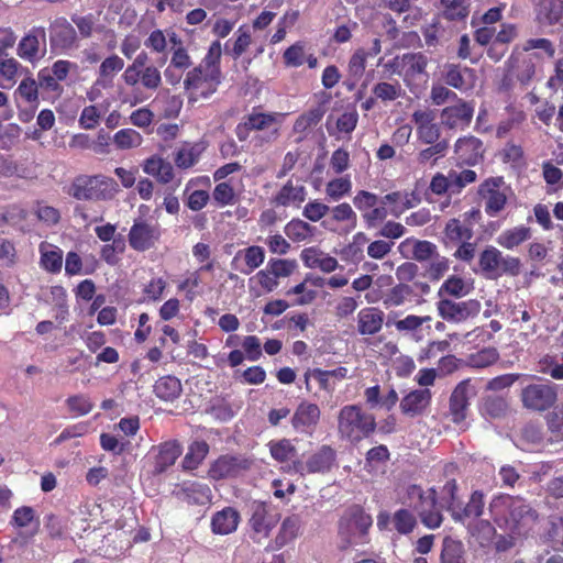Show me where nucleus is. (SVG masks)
Returning a JSON list of instances; mask_svg holds the SVG:
<instances>
[{
	"instance_id": "f257e3e1",
	"label": "nucleus",
	"mask_w": 563,
	"mask_h": 563,
	"mask_svg": "<svg viewBox=\"0 0 563 563\" xmlns=\"http://www.w3.org/2000/svg\"><path fill=\"white\" fill-rule=\"evenodd\" d=\"M221 57L222 46L216 40L209 45L201 62L186 73L183 86L190 101L208 99L217 92L223 78Z\"/></svg>"
},
{
	"instance_id": "f03ea898",
	"label": "nucleus",
	"mask_w": 563,
	"mask_h": 563,
	"mask_svg": "<svg viewBox=\"0 0 563 563\" xmlns=\"http://www.w3.org/2000/svg\"><path fill=\"white\" fill-rule=\"evenodd\" d=\"M488 511L496 526L514 533L530 528L539 518L538 511L526 499L508 494L495 495L488 504Z\"/></svg>"
},
{
	"instance_id": "7ed1b4c3",
	"label": "nucleus",
	"mask_w": 563,
	"mask_h": 563,
	"mask_svg": "<svg viewBox=\"0 0 563 563\" xmlns=\"http://www.w3.org/2000/svg\"><path fill=\"white\" fill-rule=\"evenodd\" d=\"M400 503L417 512L421 523L428 529H438L443 522V515L438 503L434 487L424 489L418 484L404 486L399 495Z\"/></svg>"
},
{
	"instance_id": "20e7f679",
	"label": "nucleus",
	"mask_w": 563,
	"mask_h": 563,
	"mask_svg": "<svg viewBox=\"0 0 563 563\" xmlns=\"http://www.w3.org/2000/svg\"><path fill=\"white\" fill-rule=\"evenodd\" d=\"M375 416L360 405H345L338 415V434L352 444L368 439L376 430Z\"/></svg>"
},
{
	"instance_id": "39448f33",
	"label": "nucleus",
	"mask_w": 563,
	"mask_h": 563,
	"mask_svg": "<svg viewBox=\"0 0 563 563\" xmlns=\"http://www.w3.org/2000/svg\"><path fill=\"white\" fill-rule=\"evenodd\" d=\"M118 183L102 174L78 175L70 183L67 194L76 200L109 201L119 194Z\"/></svg>"
},
{
	"instance_id": "423d86ee",
	"label": "nucleus",
	"mask_w": 563,
	"mask_h": 563,
	"mask_svg": "<svg viewBox=\"0 0 563 563\" xmlns=\"http://www.w3.org/2000/svg\"><path fill=\"white\" fill-rule=\"evenodd\" d=\"M372 525V516L361 506L353 505L347 508L339 521L340 549L347 550L353 545L367 543Z\"/></svg>"
},
{
	"instance_id": "0eeeda50",
	"label": "nucleus",
	"mask_w": 563,
	"mask_h": 563,
	"mask_svg": "<svg viewBox=\"0 0 563 563\" xmlns=\"http://www.w3.org/2000/svg\"><path fill=\"white\" fill-rule=\"evenodd\" d=\"M481 274L487 279H497L504 275L518 276L521 271V262L515 256H504L495 246H486L478 256Z\"/></svg>"
},
{
	"instance_id": "6e6552de",
	"label": "nucleus",
	"mask_w": 563,
	"mask_h": 563,
	"mask_svg": "<svg viewBox=\"0 0 563 563\" xmlns=\"http://www.w3.org/2000/svg\"><path fill=\"white\" fill-rule=\"evenodd\" d=\"M249 526L253 533V540L261 542L268 538L272 530L280 520V512L272 504L261 500H253L249 505Z\"/></svg>"
},
{
	"instance_id": "1a4fd4ad",
	"label": "nucleus",
	"mask_w": 563,
	"mask_h": 563,
	"mask_svg": "<svg viewBox=\"0 0 563 563\" xmlns=\"http://www.w3.org/2000/svg\"><path fill=\"white\" fill-rule=\"evenodd\" d=\"M511 188L506 185L503 176L488 177L477 188V195L484 200L485 213L488 217H496L506 208Z\"/></svg>"
},
{
	"instance_id": "9d476101",
	"label": "nucleus",
	"mask_w": 563,
	"mask_h": 563,
	"mask_svg": "<svg viewBox=\"0 0 563 563\" xmlns=\"http://www.w3.org/2000/svg\"><path fill=\"white\" fill-rule=\"evenodd\" d=\"M520 399L522 406L529 410L539 412L549 410L558 399L556 385L550 382L529 384L521 389Z\"/></svg>"
},
{
	"instance_id": "9b49d317",
	"label": "nucleus",
	"mask_w": 563,
	"mask_h": 563,
	"mask_svg": "<svg viewBox=\"0 0 563 563\" xmlns=\"http://www.w3.org/2000/svg\"><path fill=\"white\" fill-rule=\"evenodd\" d=\"M435 309L443 321L457 324L475 318L479 313L482 305L477 299H438Z\"/></svg>"
},
{
	"instance_id": "f8f14e48",
	"label": "nucleus",
	"mask_w": 563,
	"mask_h": 563,
	"mask_svg": "<svg viewBox=\"0 0 563 563\" xmlns=\"http://www.w3.org/2000/svg\"><path fill=\"white\" fill-rule=\"evenodd\" d=\"M162 229L157 222H152L143 218L134 220L128 234V241L136 252L148 251L159 242Z\"/></svg>"
},
{
	"instance_id": "ddd939ff",
	"label": "nucleus",
	"mask_w": 563,
	"mask_h": 563,
	"mask_svg": "<svg viewBox=\"0 0 563 563\" xmlns=\"http://www.w3.org/2000/svg\"><path fill=\"white\" fill-rule=\"evenodd\" d=\"M51 49L57 53H66L78 48L79 41L75 27L66 18L55 19L49 25Z\"/></svg>"
},
{
	"instance_id": "4468645a",
	"label": "nucleus",
	"mask_w": 563,
	"mask_h": 563,
	"mask_svg": "<svg viewBox=\"0 0 563 563\" xmlns=\"http://www.w3.org/2000/svg\"><path fill=\"white\" fill-rule=\"evenodd\" d=\"M252 465V461L236 455L224 454L219 456L208 471L210 478L221 481L240 476Z\"/></svg>"
},
{
	"instance_id": "2eb2a0df",
	"label": "nucleus",
	"mask_w": 563,
	"mask_h": 563,
	"mask_svg": "<svg viewBox=\"0 0 563 563\" xmlns=\"http://www.w3.org/2000/svg\"><path fill=\"white\" fill-rule=\"evenodd\" d=\"M411 120L416 125L417 137L421 143L433 144L440 142L441 130L435 123V113L431 109L416 110Z\"/></svg>"
},
{
	"instance_id": "dca6fc26",
	"label": "nucleus",
	"mask_w": 563,
	"mask_h": 563,
	"mask_svg": "<svg viewBox=\"0 0 563 563\" xmlns=\"http://www.w3.org/2000/svg\"><path fill=\"white\" fill-rule=\"evenodd\" d=\"M34 522V528L30 532H20L18 537L13 540L14 543L20 547H26L30 541L33 539L35 534L38 532L40 521L36 517L35 510L30 506H21L13 511L11 517V526L16 529H22L29 527Z\"/></svg>"
},
{
	"instance_id": "f3484780",
	"label": "nucleus",
	"mask_w": 563,
	"mask_h": 563,
	"mask_svg": "<svg viewBox=\"0 0 563 563\" xmlns=\"http://www.w3.org/2000/svg\"><path fill=\"white\" fill-rule=\"evenodd\" d=\"M454 152L460 164L475 166L483 161L485 150L478 137L467 135L457 139Z\"/></svg>"
},
{
	"instance_id": "a211bd4d",
	"label": "nucleus",
	"mask_w": 563,
	"mask_h": 563,
	"mask_svg": "<svg viewBox=\"0 0 563 563\" xmlns=\"http://www.w3.org/2000/svg\"><path fill=\"white\" fill-rule=\"evenodd\" d=\"M474 106L459 98L453 106L445 107L441 111L442 122L450 129L465 128L472 122Z\"/></svg>"
},
{
	"instance_id": "6ab92c4d",
	"label": "nucleus",
	"mask_w": 563,
	"mask_h": 563,
	"mask_svg": "<svg viewBox=\"0 0 563 563\" xmlns=\"http://www.w3.org/2000/svg\"><path fill=\"white\" fill-rule=\"evenodd\" d=\"M175 496L188 504L206 506L212 500V492L207 484L198 482H185L176 490Z\"/></svg>"
},
{
	"instance_id": "aec40b11",
	"label": "nucleus",
	"mask_w": 563,
	"mask_h": 563,
	"mask_svg": "<svg viewBox=\"0 0 563 563\" xmlns=\"http://www.w3.org/2000/svg\"><path fill=\"white\" fill-rule=\"evenodd\" d=\"M320 409L316 404L303 401L292 416V427L298 432L312 434L320 420Z\"/></svg>"
},
{
	"instance_id": "412c9836",
	"label": "nucleus",
	"mask_w": 563,
	"mask_h": 563,
	"mask_svg": "<svg viewBox=\"0 0 563 563\" xmlns=\"http://www.w3.org/2000/svg\"><path fill=\"white\" fill-rule=\"evenodd\" d=\"M156 451L153 465V474L159 475L175 464L183 449L178 441L170 440L153 448Z\"/></svg>"
},
{
	"instance_id": "4be33fe9",
	"label": "nucleus",
	"mask_w": 563,
	"mask_h": 563,
	"mask_svg": "<svg viewBox=\"0 0 563 563\" xmlns=\"http://www.w3.org/2000/svg\"><path fill=\"white\" fill-rule=\"evenodd\" d=\"M277 122L276 113H263L258 112L256 109L253 110L247 117L244 118V121L239 123L235 128V134L239 141H246L250 132L253 130L261 131L268 129L274 123Z\"/></svg>"
},
{
	"instance_id": "5701e85b",
	"label": "nucleus",
	"mask_w": 563,
	"mask_h": 563,
	"mask_svg": "<svg viewBox=\"0 0 563 563\" xmlns=\"http://www.w3.org/2000/svg\"><path fill=\"white\" fill-rule=\"evenodd\" d=\"M399 250L406 257H410L419 263L431 261L439 254L434 243L415 238L404 240L399 245Z\"/></svg>"
},
{
	"instance_id": "b1692460",
	"label": "nucleus",
	"mask_w": 563,
	"mask_h": 563,
	"mask_svg": "<svg viewBox=\"0 0 563 563\" xmlns=\"http://www.w3.org/2000/svg\"><path fill=\"white\" fill-rule=\"evenodd\" d=\"M475 78L474 69L462 67L457 64L445 65L443 73L444 82L460 91H466L473 87Z\"/></svg>"
},
{
	"instance_id": "393cba45",
	"label": "nucleus",
	"mask_w": 563,
	"mask_h": 563,
	"mask_svg": "<svg viewBox=\"0 0 563 563\" xmlns=\"http://www.w3.org/2000/svg\"><path fill=\"white\" fill-rule=\"evenodd\" d=\"M413 296L415 290L410 285L398 283L379 297L372 298L367 295L366 298L368 302L382 300V303L386 309H391L404 306L406 302L410 301Z\"/></svg>"
},
{
	"instance_id": "a878e982",
	"label": "nucleus",
	"mask_w": 563,
	"mask_h": 563,
	"mask_svg": "<svg viewBox=\"0 0 563 563\" xmlns=\"http://www.w3.org/2000/svg\"><path fill=\"white\" fill-rule=\"evenodd\" d=\"M536 21L540 25L553 26L563 20V0H539L534 5Z\"/></svg>"
},
{
	"instance_id": "bb28decb",
	"label": "nucleus",
	"mask_w": 563,
	"mask_h": 563,
	"mask_svg": "<svg viewBox=\"0 0 563 563\" xmlns=\"http://www.w3.org/2000/svg\"><path fill=\"white\" fill-rule=\"evenodd\" d=\"M46 43V32L43 26H35L22 37L18 45V55L26 60L33 62L40 57V44Z\"/></svg>"
},
{
	"instance_id": "cd10ccee",
	"label": "nucleus",
	"mask_w": 563,
	"mask_h": 563,
	"mask_svg": "<svg viewBox=\"0 0 563 563\" xmlns=\"http://www.w3.org/2000/svg\"><path fill=\"white\" fill-rule=\"evenodd\" d=\"M336 462V451L328 444L321 445L311 454L305 464V471L308 473H327Z\"/></svg>"
},
{
	"instance_id": "c85d7f7f",
	"label": "nucleus",
	"mask_w": 563,
	"mask_h": 563,
	"mask_svg": "<svg viewBox=\"0 0 563 563\" xmlns=\"http://www.w3.org/2000/svg\"><path fill=\"white\" fill-rule=\"evenodd\" d=\"M122 80L128 87L135 88L141 86L143 89L154 92L162 85V74L156 66L148 65L130 77H124Z\"/></svg>"
},
{
	"instance_id": "c756f323",
	"label": "nucleus",
	"mask_w": 563,
	"mask_h": 563,
	"mask_svg": "<svg viewBox=\"0 0 563 563\" xmlns=\"http://www.w3.org/2000/svg\"><path fill=\"white\" fill-rule=\"evenodd\" d=\"M468 387V380H463L456 385L451 394L449 409L454 423H461L466 418L470 406Z\"/></svg>"
},
{
	"instance_id": "7c9ffc66",
	"label": "nucleus",
	"mask_w": 563,
	"mask_h": 563,
	"mask_svg": "<svg viewBox=\"0 0 563 563\" xmlns=\"http://www.w3.org/2000/svg\"><path fill=\"white\" fill-rule=\"evenodd\" d=\"M429 389H416L407 394L400 401V410L409 417H417L423 413L431 402Z\"/></svg>"
},
{
	"instance_id": "2f4dec72",
	"label": "nucleus",
	"mask_w": 563,
	"mask_h": 563,
	"mask_svg": "<svg viewBox=\"0 0 563 563\" xmlns=\"http://www.w3.org/2000/svg\"><path fill=\"white\" fill-rule=\"evenodd\" d=\"M240 520V514L235 508L224 507L213 514L211 518V531L214 534H230L238 529Z\"/></svg>"
},
{
	"instance_id": "473e14b6",
	"label": "nucleus",
	"mask_w": 563,
	"mask_h": 563,
	"mask_svg": "<svg viewBox=\"0 0 563 563\" xmlns=\"http://www.w3.org/2000/svg\"><path fill=\"white\" fill-rule=\"evenodd\" d=\"M507 67L509 74L523 86L528 85L536 74V65L532 58L521 54H512L507 60Z\"/></svg>"
},
{
	"instance_id": "72a5a7b5",
	"label": "nucleus",
	"mask_w": 563,
	"mask_h": 563,
	"mask_svg": "<svg viewBox=\"0 0 563 563\" xmlns=\"http://www.w3.org/2000/svg\"><path fill=\"white\" fill-rule=\"evenodd\" d=\"M384 323V312L375 307H366L357 313V331L362 335L378 333Z\"/></svg>"
},
{
	"instance_id": "f704fd0d",
	"label": "nucleus",
	"mask_w": 563,
	"mask_h": 563,
	"mask_svg": "<svg viewBox=\"0 0 563 563\" xmlns=\"http://www.w3.org/2000/svg\"><path fill=\"white\" fill-rule=\"evenodd\" d=\"M300 258L309 268H319L324 273H331L336 269V258L322 252L317 247H307L301 251Z\"/></svg>"
},
{
	"instance_id": "c9c22d12",
	"label": "nucleus",
	"mask_w": 563,
	"mask_h": 563,
	"mask_svg": "<svg viewBox=\"0 0 563 563\" xmlns=\"http://www.w3.org/2000/svg\"><path fill=\"white\" fill-rule=\"evenodd\" d=\"M518 35L517 26L511 23H503L500 30L495 34V38L487 51L489 58L499 60L507 52V45Z\"/></svg>"
},
{
	"instance_id": "e433bc0d",
	"label": "nucleus",
	"mask_w": 563,
	"mask_h": 563,
	"mask_svg": "<svg viewBox=\"0 0 563 563\" xmlns=\"http://www.w3.org/2000/svg\"><path fill=\"white\" fill-rule=\"evenodd\" d=\"M485 509V495L482 490L475 489L471 493L468 500L457 507L455 522H464L471 519H479Z\"/></svg>"
},
{
	"instance_id": "4c0bfd02",
	"label": "nucleus",
	"mask_w": 563,
	"mask_h": 563,
	"mask_svg": "<svg viewBox=\"0 0 563 563\" xmlns=\"http://www.w3.org/2000/svg\"><path fill=\"white\" fill-rule=\"evenodd\" d=\"M473 287L459 275L449 276L439 287L438 299H461L472 291Z\"/></svg>"
},
{
	"instance_id": "58836bf2",
	"label": "nucleus",
	"mask_w": 563,
	"mask_h": 563,
	"mask_svg": "<svg viewBox=\"0 0 563 563\" xmlns=\"http://www.w3.org/2000/svg\"><path fill=\"white\" fill-rule=\"evenodd\" d=\"M532 236L530 227L520 224L510 229L504 230L496 239L499 246L506 250H514L520 246Z\"/></svg>"
},
{
	"instance_id": "ea45409f",
	"label": "nucleus",
	"mask_w": 563,
	"mask_h": 563,
	"mask_svg": "<svg viewBox=\"0 0 563 563\" xmlns=\"http://www.w3.org/2000/svg\"><path fill=\"white\" fill-rule=\"evenodd\" d=\"M142 168L145 174L155 177L161 184H168L174 178L172 164L157 155L146 158Z\"/></svg>"
},
{
	"instance_id": "a19ab883",
	"label": "nucleus",
	"mask_w": 563,
	"mask_h": 563,
	"mask_svg": "<svg viewBox=\"0 0 563 563\" xmlns=\"http://www.w3.org/2000/svg\"><path fill=\"white\" fill-rule=\"evenodd\" d=\"M40 251V265L41 267L51 273L58 274L63 267V251L53 244L42 242L38 246Z\"/></svg>"
},
{
	"instance_id": "79ce46f5",
	"label": "nucleus",
	"mask_w": 563,
	"mask_h": 563,
	"mask_svg": "<svg viewBox=\"0 0 563 563\" xmlns=\"http://www.w3.org/2000/svg\"><path fill=\"white\" fill-rule=\"evenodd\" d=\"M284 63L291 67H299L307 63L309 68H316L318 58L313 54L307 55L306 44L299 41L284 51Z\"/></svg>"
},
{
	"instance_id": "37998d69",
	"label": "nucleus",
	"mask_w": 563,
	"mask_h": 563,
	"mask_svg": "<svg viewBox=\"0 0 563 563\" xmlns=\"http://www.w3.org/2000/svg\"><path fill=\"white\" fill-rule=\"evenodd\" d=\"M154 394L164 401H174L183 391L180 380L174 375H165L159 377L154 386Z\"/></svg>"
},
{
	"instance_id": "c03bdc74",
	"label": "nucleus",
	"mask_w": 563,
	"mask_h": 563,
	"mask_svg": "<svg viewBox=\"0 0 563 563\" xmlns=\"http://www.w3.org/2000/svg\"><path fill=\"white\" fill-rule=\"evenodd\" d=\"M440 563H467L466 550L462 541L445 537L442 541Z\"/></svg>"
},
{
	"instance_id": "a18cd8bd",
	"label": "nucleus",
	"mask_w": 563,
	"mask_h": 563,
	"mask_svg": "<svg viewBox=\"0 0 563 563\" xmlns=\"http://www.w3.org/2000/svg\"><path fill=\"white\" fill-rule=\"evenodd\" d=\"M428 57L419 53H406L401 56V69L405 80L426 74Z\"/></svg>"
},
{
	"instance_id": "49530a36",
	"label": "nucleus",
	"mask_w": 563,
	"mask_h": 563,
	"mask_svg": "<svg viewBox=\"0 0 563 563\" xmlns=\"http://www.w3.org/2000/svg\"><path fill=\"white\" fill-rule=\"evenodd\" d=\"M241 257L245 262V267L238 268L242 274L249 275L258 268L265 258L264 249L257 245L249 246L244 250H240L234 258L233 264L236 263Z\"/></svg>"
},
{
	"instance_id": "de8ad7c7",
	"label": "nucleus",
	"mask_w": 563,
	"mask_h": 563,
	"mask_svg": "<svg viewBox=\"0 0 563 563\" xmlns=\"http://www.w3.org/2000/svg\"><path fill=\"white\" fill-rule=\"evenodd\" d=\"M255 277L266 292L273 291L278 286V280L282 277V260H271L267 267L260 271Z\"/></svg>"
},
{
	"instance_id": "09e8293b",
	"label": "nucleus",
	"mask_w": 563,
	"mask_h": 563,
	"mask_svg": "<svg viewBox=\"0 0 563 563\" xmlns=\"http://www.w3.org/2000/svg\"><path fill=\"white\" fill-rule=\"evenodd\" d=\"M123 67L124 60L120 56L115 54L108 56L99 66L96 85L106 87L108 84H111L114 76L121 71Z\"/></svg>"
},
{
	"instance_id": "8fccbe9b",
	"label": "nucleus",
	"mask_w": 563,
	"mask_h": 563,
	"mask_svg": "<svg viewBox=\"0 0 563 563\" xmlns=\"http://www.w3.org/2000/svg\"><path fill=\"white\" fill-rule=\"evenodd\" d=\"M499 360V353L496 347H483L467 355L464 361L465 366L474 369H482L492 366Z\"/></svg>"
},
{
	"instance_id": "3c124183",
	"label": "nucleus",
	"mask_w": 563,
	"mask_h": 563,
	"mask_svg": "<svg viewBox=\"0 0 563 563\" xmlns=\"http://www.w3.org/2000/svg\"><path fill=\"white\" fill-rule=\"evenodd\" d=\"M285 296L287 300H284V311L289 306L310 303L316 298L317 291L307 288V280H303L287 289Z\"/></svg>"
},
{
	"instance_id": "603ef678",
	"label": "nucleus",
	"mask_w": 563,
	"mask_h": 563,
	"mask_svg": "<svg viewBox=\"0 0 563 563\" xmlns=\"http://www.w3.org/2000/svg\"><path fill=\"white\" fill-rule=\"evenodd\" d=\"M442 494V501L445 507V509L450 512L452 519L454 520L457 515V507H461L463 504V500L461 496L459 495V485L456 479H450L448 481L441 490Z\"/></svg>"
},
{
	"instance_id": "864d4df0",
	"label": "nucleus",
	"mask_w": 563,
	"mask_h": 563,
	"mask_svg": "<svg viewBox=\"0 0 563 563\" xmlns=\"http://www.w3.org/2000/svg\"><path fill=\"white\" fill-rule=\"evenodd\" d=\"M202 151L203 147L198 143L186 144L176 152L174 162L178 168H190L198 163Z\"/></svg>"
},
{
	"instance_id": "5fc2aeb1",
	"label": "nucleus",
	"mask_w": 563,
	"mask_h": 563,
	"mask_svg": "<svg viewBox=\"0 0 563 563\" xmlns=\"http://www.w3.org/2000/svg\"><path fill=\"white\" fill-rule=\"evenodd\" d=\"M391 523L394 530L399 534H409L417 527V516L408 508H400L396 510L391 516Z\"/></svg>"
},
{
	"instance_id": "6e6d98bb",
	"label": "nucleus",
	"mask_w": 563,
	"mask_h": 563,
	"mask_svg": "<svg viewBox=\"0 0 563 563\" xmlns=\"http://www.w3.org/2000/svg\"><path fill=\"white\" fill-rule=\"evenodd\" d=\"M209 453V445L206 441H194L183 459L185 470H196Z\"/></svg>"
},
{
	"instance_id": "4d7b16f0",
	"label": "nucleus",
	"mask_w": 563,
	"mask_h": 563,
	"mask_svg": "<svg viewBox=\"0 0 563 563\" xmlns=\"http://www.w3.org/2000/svg\"><path fill=\"white\" fill-rule=\"evenodd\" d=\"M444 236L452 243L470 241L473 238V230L460 219H450L444 228Z\"/></svg>"
},
{
	"instance_id": "13d9d810",
	"label": "nucleus",
	"mask_w": 563,
	"mask_h": 563,
	"mask_svg": "<svg viewBox=\"0 0 563 563\" xmlns=\"http://www.w3.org/2000/svg\"><path fill=\"white\" fill-rule=\"evenodd\" d=\"M234 36H235V38L233 41L232 47L229 48V44L232 41V40H229L225 43V49H227V53L229 55H231V57L233 59H238L246 52V49L251 45L252 36H251L249 27H246L245 25H241L238 29V31L235 32Z\"/></svg>"
},
{
	"instance_id": "bf43d9fd",
	"label": "nucleus",
	"mask_w": 563,
	"mask_h": 563,
	"mask_svg": "<svg viewBox=\"0 0 563 563\" xmlns=\"http://www.w3.org/2000/svg\"><path fill=\"white\" fill-rule=\"evenodd\" d=\"M448 178L450 183L451 195H459L467 185H471L477 180V174L472 169H463L461 172L450 169L448 173Z\"/></svg>"
},
{
	"instance_id": "052dcab7",
	"label": "nucleus",
	"mask_w": 563,
	"mask_h": 563,
	"mask_svg": "<svg viewBox=\"0 0 563 563\" xmlns=\"http://www.w3.org/2000/svg\"><path fill=\"white\" fill-rule=\"evenodd\" d=\"M468 530L481 547L488 545L496 536V528L489 520H477Z\"/></svg>"
},
{
	"instance_id": "680f3d73",
	"label": "nucleus",
	"mask_w": 563,
	"mask_h": 563,
	"mask_svg": "<svg viewBox=\"0 0 563 563\" xmlns=\"http://www.w3.org/2000/svg\"><path fill=\"white\" fill-rule=\"evenodd\" d=\"M44 529L49 540H64L68 534L66 521L54 514L45 516Z\"/></svg>"
},
{
	"instance_id": "e2e57ef3",
	"label": "nucleus",
	"mask_w": 563,
	"mask_h": 563,
	"mask_svg": "<svg viewBox=\"0 0 563 563\" xmlns=\"http://www.w3.org/2000/svg\"><path fill=\"white\" fill-rule=\"evenodd\" d=\"M125 240L121 234L114 239L112 243H106L100 250V257L108 265L114 266L119 263L120 258L118 254L125 252Z\"/></svg>"
},
{
	"instance_id": "0e129e2a",
	"label": "nucleus",
	"mask_w": 563,
	"mask_h": 563,
	"mask_svg": "<svg viewBox=\"0 0 563 563\" xmlns=\"http://www.w3.org/2000/svg\"><path fill=\"white\" fill-rule=\"evenodd\" d=\"M142 142V135L137 131L130 128L119 130L113 135V144L119 150L134 148L140 146Z\"/></svg>"
},
{
	"instance_id": "69168bd1",
	"label": "nucleus",
	"mask_w": 563,
	"mask_h": 563,
	"mask_svg": "<svg viewBox=\"0 0 563 563\" xmlns=\"http://www.w3.org/2000/svg\"><path fill=\"white\" fill-rule=\"evenodd\" d=\"M482 411L494 419L503 418L508 411V402L501 396H487L483 400Z\"/></svg>"
},
{
	"instance_id": "338daca9",
	"label": "nucleus",
	"mask_w": 563,
	"mask_h": 563,
	"mask_svg": "<svg viewBox=\"0 0 563 563\" xmlns=\"http://www.w3.org/2000/svg\"><path fill=\"white\" fill-rule=\"evenodd\" d=\"M314 228L303 220H291L286 227L284 232L294 242H302L311 238Z\"/></svg>"
},
{
	"instance_id": "774afa93",
	"label": "nucleus",
	"mask_w": 563,
	"mask_h": 563,
	"mask_svg": "<svg viewBox=\"0 0 563 563\" xmlns=\"http://www.w3.org/2000/svg\"><path fill=\"white\" fill-rule=\"evenodd\" d=\"M38 88L34 78L26 77L21 80L15 92L32 108L36 109L38 106Z\"/></svg>"
}]
</instances>
